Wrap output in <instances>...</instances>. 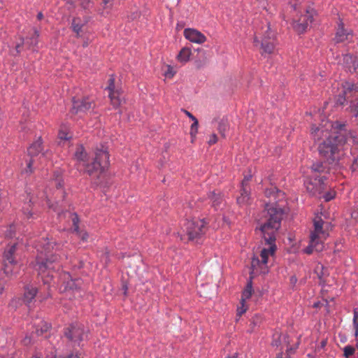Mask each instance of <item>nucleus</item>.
Masks as SVG:
<instances>
[{"label":"nucleus","instance_id":"obj_1","mask_svg":"<svg viewBox=\"0 0 358 358\" xmlns=\"http://www.w3.org/2000/svg\"><path fill=\"white\" fill-rule=\"evenodd\" d=\"M38 255L36 259L35 268L38 271L45 286L44 289L48 291L47 295L42 299L50 296V287L55 284V275H58L57 283L59 285L61 292L66 293L71 299L76 294L80 296V288L82 280L79 278H73L68 272L57 273L60 267V255L59 246L55 243L50 241L48 238H43L36 245Z\"/></svg>","mask_w":358,"mask_h":358},{"label":"nucleus","instance_id":"obj_2","mask_svg":"<svg viewBox=\"0 0 358 358\" xmlns=\"http://www.w3.org/2000/svg\"><path fill=\"white\" fill-rule=\"evenodd\" d=\"M265 196L269 202L275 205L266 203L263 212V220L259 227L263 238L267 248H263L259 256H254L251 261V275L266 274L268 272L270 257L275 255L277 247L275 245L276 234L281 225L283 210L278 206L277 203L282 196L283 193L275 187H271L265 191Z\"/></svg>","mask_w":358,"mask_h":358},{"label":"nucleus","instance_id":"obj_3","mask_svg":"<svg viewBox=\"0 0 358 358\" xmlns=\"http://www.w3.org/2000/svg\"><path fill=\"white\" fill-rule=\"evenodd\" d=\"M344 124L338 122L322 121L320 127L313 125L311 128L312 137L319 143L320 155L331 165H339L343 155L342 139L337 135L338 131L342 130Z\"/></svg>","mask_w":358,"mask_h":358},{"label":"nucleus","instance_id":"obj_4","mask_svg":"<svg viewBox=\"0 0 358 358\" xmlns=\"http://www.w3.org/2000/svg\"><path fill=\"white\" fill-rule=\"evenodd\" d=\"M329 171L322 162L313 163L312 166L303 171L304 184L306 189L312 194H320L324 189L326 174Z\"/></svg>","mask_w":358,"mask_h":358},{"label":"nucleus","instance_id":"obj_5","mask_svg":"<svg viewBox=\"0 0 358 358\" xmlns=\"http://www.w3.org/2000/svg\"><path fill=\"white\" fill-rule=\"evenodd\" d=\"M324 221L320 217L313 220L314 230L310 235V245L305 249L306 254H311L313 250L320 252L323 250V242L328 236L327 232L323 229Z\"/></svg>","mask_w":358,"mask_h":358},{"label":"nucleus","instance_id":"obj_6","mask_svg":"<svg viewBox=\"0 0 358 358\" xmlns=\"http://www.w3.org/2000/svg\"><path fill=\"white\" fill-rule=\"evenodd\" d=\"M109 165V154L106 148L97 150L95 153V158L91 163L85 162V171L90 175L99 174L102 173Z\"/></svg>","mask_w":358,"mask_h":358},{"label":"nucleus","instance_id":"obj_7","mask_svg":"<svg viewBox=\"0 0 358 358\" xmlns=\"http://www.w3.org/2000/svg\"><path fill=\"white\" fill-rule=\"evenodd\" d=\"M255 46H259L261 54L270 55L273 52L275 47V34L271 30L269 24L263 27L262 35L256 36L254 39Z\"/></svg>","mask_w":358,"mask_h":358},{"label":"nucleus","instance_id":"obj_8","mask_svg":"<svg viewBox=\"0 0 358 358\" xmlns=\"http://www.w3.org/2000/svg\"><path fill=\"white\" fill-rule=\"evenodd\" d=\"M42 151V142L41 138L34 142L28 148L29 159H26V167L22 169V172L27 174H31L34 172L33 165L36 162V157L40 155L39 159L41 157H47L48 152H41Z\"/></svg>","mask_w":358,"mask_h":358},{"label":"nucleus","instance_id":"obj_9","mask_svg":"<svg viewBox=\"0 0 358 358\" xmlns=\"http://www.w3.org/2000/svg\"><path fill=\"white\" fill-rule=\"evenodd\" d=\"M185 226L188 239L196 243L206 232V222L202 220L187 221Z\"/></svg>","mask_w":358,"mask_h":358},{"label":"nucleus","instance_id":"obj_10","mask_svg":"<svg viewBox=\"0 0 358 358\" xmlns=\"http://www.w3.org/2000/svg\"><path fill=\"white\" fill-rule=\"evenodd\" d=\"M351 96H358V84H354L348 81L342 83L341 92L338 95L336 104L337 106H343L347 98L348 99Z\"/></svg>","mask_w":358,"mask_h":358},{"label":"nucleus","instance_id":"obj_11","mask_svg":"<svg viewBox=\"0 0 358 358\" xmlns=\"http://www.w3.org/2000/svg\"><path fill=\"white\" fill-rule=\"evenodd\" d=\"M94 106V101L89 97L78 99H73L71 113L73 115H77L79 113H85L92 109Z\"/></svg>","mask_w":358,"mask_h":358},{"label":"nucleus","instance_id":"obj_12","mask_svg":"<svg viewBox=\"0 0 358 358\" xmlns=\"http://www.w3.org/2000/svg\"><path fill=\"white\" fill-rule=\"evenodd\" d=\"M17 248V244L13 243L8 245L7 249L4 252L3 258L5 261L4 264V272L6 274L12 273V269L10 268L9 265L13 266L17 263L16 261V251Z\"/></svg>","mask_w":358,"mask_h":358},{"label":"nucleus","instance_id":"obj_13","mask_svg":"<svg viewBox=\"0 0 358 358\" xmlns=\"http://www.w3.org/2000/svg\"><path fill=\"white\" fill-rule=\"evenodd\" d=\"M313 13L306 10V14L301 15L297 20H294L292 26L294 29L299 34L303 33L308 29L309 24L313 22Z\"/></svg>","mask_w":358,"mask_h":358},{"label":"nucleus","instance_id":"obj_14","mask_svg":"<svg viewBox=\"0 0 358 358\" xmlns=\"http://www.w3.org/2000/svg\"><path fill=\"white\" fill-rule=\"evenodd\" d=\"M64 334L71 341L79 344L83 338L84 330L78 324H72L65 329Z\"/></svg>","mask_w":358,"mask_h":358},{"label":"nucleus","instance_id":"obj_15","mask_svg":"<svg viewBox=\"0 0 358 358\" xmlns=\"http://www.w3.org/2000/svg\"><path fill=\"white\" fill-rule=\"evenodd\" d=\"M108 85L106 90L108 91V96L110 99L111 104L115 108H117L122 102V99L120 97V92L118 90H115V78L113 76H110L108 79Z\"/></svg>","mask_w":358,"mask_h":358},{"label":"nucleus","instance_id":"obj_16","mask_svg":"<svg viewBox=\"0 0 358 358\" xmlns=\"http://www.w3.org/2000/svg\"><path fill=\"white\" fill-rule=\"evenodd\" d=\"M346 143L351 145V154L354 157L351 169L352 171H355L358 167V138L352 134H350L347 137Z\"/></svg>","mask_w":358,"mask_h":358},{"label":"nucleus","instance_id":"obj_17","mask_svg":"<svg viewBox=\"0 0 358 358\" xmlns=\"http://www.w3.org/2000/svg\"><path fill=\"white\" fill-rule=\"evenodd\" d=\"M184 36L188 41L198 44L203 43L206 41V37L195 29H185L184 30Z\"/></svg>","mask_w":358,"mask_h":358},{"label":"nucleus","instance_id":"obj_18","mask_svg":"<svg viewBox=\"0 0 358 358\" xmlns=\"http://www.w3.org/2000/svg\"><path fill=\"white\" fill-rule=\"evenodd\" d=\"M353 34L350 30L345 29L343 23L338 24L336 36L334 38L335 43L351 42L352 41Z\"/></svg>","mask_w":358,"mask_h":358},{"label":"nucleus","instance_id":"obj_19","mask_svg":"<svg viewBox=\"0 0 358 358\" xmlns=\"http://www.w3.org/2000/svg\"><path fill=\"white\" fill-rule=\"evenodd\" d=\"M62 216H64V217L69 216L72 221L73 226V231L79 236V237L83 241H85L87 240L88 236H89L88 234L85 231H80V229H79V226H78L79 219H78V215L76 213H72L70 212H66L62 214L59 213V217H62Z\"/></svg>","mask_w":358,"mask_h":358},{"label":"nucleus","instance_id":"obj_20","mask_svg":"<svg viewBox=\"0 0 358 358\" xmlns=\"http://www.w3.org/2000/svg\"><path fill=\"white\" fill-rule=\"evenodd\" d=\"M343 65L351 73H358V59L349 54L343 56Z\"/></svg>","mask_w":358,"mask_h":358},{"label":"nucleus","instance_id":"obj_21","mask_svg":"<svg viewBox=\"0 0 358 358\" xmlns=\"http://www.w3.org/2000/svg\"><path fill=\"white\" fill-rule=\"evenodd\" d=\"M90 17H85L83 20L77 17L72 20L71 27L78 37L80 36L83 31V27L89 22Z\"/></svg>","mask_w":358,"mask_h":358},{"label":"nucleus","instance_id":"obj_22","mask_svg":"<svg viewBox=\"0 0 358 358\" xmlns=\"http://www.w3.org/2000/svg\"><path fill=\"white\" fill-rule=\"evenodd\" d=\"M74 159L78 162L80 166L85 165V162L87 161V154L82 145L77 146L74 153Z\"/></svg>","mask_w":358,"mask_h":358},{"label":"nucleus","instance_id":"obj_23","mask_svg":"<svg viewBox=\"0 0 358 358\" xmlns=\"http://www.w3.org/2000/svg\"><path fill=\"white\" fill-rule=\"evenodd\" d=\"M38 289L36 287L29 285L25 288L24 294V301L26 304L29 305L32 301L35 299Z\"/></svg>","mask_w":358,"mask_h":358},{"label":"nucleus","instance_id":"obj_24","mask_svg":"<svg viewBox=\"0 0 358 358\" xmlns=\"http://www.w3.org/2000/svg\"><path fill=\"white\" fill-rule=\"evenodd\" d=\"M250 187H242L241 188V195L237 197V203L239 205H245L250 200Z\"/></svg>","mask_w":358,"mask_h":358},{"label":"nucleus","instance_id":"obj_25","mask_svg":"<svg viewBox=\"0 0 358 358\" xmlns=\"http://www.w3.org/2000/svg\"><path fill=\"white\" fill-rule=\"evenodd\" d=\"M208 198L210 199V202L212 203V206L215 208L219 207L223 201L222 196L221 195L220 192H210L208 194Z\"/></svg>","mask_w":358,"mask_h":358},{"label":"nucleus","instance_id":"obj_26","mask_svg":"<svg viewBox=\"0 0 358 358\" xmlns=\"http://www.w3.org/2000/svg\"><path fill=\"white\" fill-rule=\"evenodd\" d=\"M192 51L188 48H183L177 56L178 60L181 63H186L189 60Z\"/></svg>","mask_w":358,"mask_h":358},{"label":"nucleus","instance_id":"obj_27","mask_svg":"<svg viewBox=\"0 0 358 358\" xmlns=\"http://www.w3.org/2000/svg\"><path fill=\"white\" fill-rule=\"evenodd\" d=\"M39 36V34L36 30H34L32 36L30 38H27L25 41V44L29 47H34L38 43V38Z\"/></svg>","mask_w":358,"mask_h":358},{"label":"nucleus","instance_id":"obj_28","mask_svg":"<svg viewBox=\"0 0 358 358\" xmlns=\"http://www.w3.org/2000/svg\"><path fill=\"white\" fill-rule=\"evenodd\" d=\"M252 294V282L250 281L242 294L241 301H245V300L250 298Z\"/></svg>","mask_w":358,"mask_h":358},{"label":"nucleus","instance_id":"obj_29","mask_svg":"<svg viewBox=\"0 0 358 358\" xmlns=\"http://www.w3.org/2000/svg\"><path fill=\"white\" fill-rule=\"evenodd\" d=\"M229 125L228 122L224 120L219 122L218 131L223 136L225 137V133L228 131Z\"/></svg>","mask_w":358,"mask_h":358},{"label":"nucleus","instance_id":"obj_30","mask_svg":"<svg viewBox=\"0 0 358 358\" xmlns=\"http://www.w3.org/2000/svg\"><path fill=\"white\" fill-rule=\"evenodd\" d=\"M193 122H194L191 125L190 132H189L190 135L192 136V142L194 141V139L196 137V135L197 131H198V127H199V122H198L197 120H195V121H193Z\"/></svg>","mask_w":358,"mask_h":358},{"label":"nucleus","instance_id":"obj_31","mask_svg":"<svg viewBox=\"0 0 358 358\" xmlns=\"http://www.w3.org/2000/svg\"><path fill=\"white\" fill-rule=\"evenodd\" d=\"M6 230H3L4 235L6 238H12L15 235V226L10 224L8 227H5Z\"/></svg>","mask_w":358,"mask_h":358},{"label":"nucleus","instance_id":"obj_32","mask_svg":"<svg viewBox=\"0 0 358 358\" xmlns=\"http://www.w3.org/2000/svg\"><path fill=\"white\" fill-rule=\"evenodd\" d=\"M52 182H54L55 185L57 187V190L59 191V193L64 194V192L61 189L63 185V180L59 176V175H57V177L54 179V181ZM62 196L64 197V195H62Z\"/></svg>","mask_w":358,"mask_h":358},{"label":"nucleus","instance_id":"obj_33","mask_svg":"<svg viewBox=\"0 0 358 358\" xmlns=\"http://www.w3.org/2000/svg\"><path fill=\"white\" fill-rule=\"evenodd\" d=\"M79 5L84 10H90L93 6V3L91 0H80Z\"/></svg>","mask_w":358,"mask_h":358},{"label":"nucleus","instance_id":"obj_34","mask_svg":"<svg viewBox=\"0 0 358 358\" xmlns=\"http://www.w3.org/2000/svg\"><path fill=\"white\" fill-rule=\"evenodd\" d=\"M301 3L302 0H290L289 4L294 11H298L301 8Z\"/></svg>","mask_w":358,"mask_h":358},{"label":"nucleus","instance_id":"obj_35","mask_svg":"<svg viewBox=\"0 0 358 358\" xmlns=\"http://www.w3.org/2000/svg\"><path fill=\"white\" fill-rule=\"evenodd\" d=\"M167 69L164 72V75L166 78H171L174 76V75L176 73V71L174 70V69L170 66H166Z\"/></svg>","mask_w":358,"mask_h":358},{"label":"nucleus","instance_id":"obj_36","mask_svg":"<svg viewBox=\"0 0 358 358\" xmlns=\"http://www.w3.org/2000/svg\"><path fill=\"white\" fill-rule=\"evenodd\" d=\"M355 348L351 345H347L344 348V356L345 357H349L355 353Z\"/></svg>","mask_w":358,"mask_h":358},{"label":"nucleus","instance_id":"obj_37","mask_svg":"<svg viewBox=\"0 0 358 358\" xmlns=\"http://www.w3.org/2000/svg\"><path fill=\"white\" fill-rule=\"evenodd\" d=\"M58 136L61 140H68L71 137L69 136V133L66 129H63L62 128L59 130Z\"/></svg>","mask_w":358,"mask_h":358},{"label":"nucleus","instance_id":"obj_38","mask_svg":"<svg viewBox=\"0 0 358 358\" xmlns=\"http://www.w3.org/2000/svg\"><path fill=\"white\" fill-rule=\"evenodd\" d=\"M252 179V175L251 174H248V175H246L245 176L242 182H241V186L242 187H249V182Z\"/></svg>","mask_w":358,"mask_h":358},{"label":"nucleus","instance_id":"obj_39","mask_svg":"<svg viewBox=\"0 0 358 358\" xmlns=\"http://www.w3.org/2000/svg\"><path fill=\"white\" fill-rule=\"evenodd\" d=\"M50 327V326L48 324L44 323V324L43 325V327H41L40 330L39 329H36V334L38 336H41L44 332H46L49 329Z\"/></svg>","mask_w":358,"mask_h":358},{"label":"nucleus","instance_id":"obj_40","mask_svg":"<svg viewBox=\"0 0 358 358\" xmlns=\"http://www.w3.org/2000/svg\"><path fill=\"white\" fill-rule=\"evenodd\" d=\"M245 301H241V306L237 308V315L241 317L247 310V307L245 306Z\"/></svg>","mask_w":358,"mask_h":358},{"label":"nucleus","instance_id":"obj_41","mask_svg":"<svg viewBox=\"0 0 358 358\" xmlns=\"http://www.w3.org/2000/svg\"><path fill=\"white\" fill-rule=\"evenodd\" d=\"M103 8L105 10H110L113 6V0H103Z\"/></svg>","mask_w":358,"mask_h":358},{"label":"nucleus","instance_id":"obj_42","mask_svg":"<svg viewBox=\"0 0 358 358\" xmlns=\"http://www.w3.org/2000/svg\"><path fill=\"white\" fill-rule=\"evenodd\" d=\"M353 324L355 329V336H358V318H357V312H355L354 318H353Z\"/></svg>","mask_w":358,"mask_h":358},{"label":"nucleus","instance_id":"obj_43","mask_svg":"<svg viewBox=\"0 0 358 358\" xmlns=\"http://www.w3.org/2000/svg\"><path fill=\"white\" fill-rule=\"evenodd\" d=\"M350 111L354 113L355 116H358V102L351 103Z\"/></svg>","mask_w":358,"mask_h":358},{"label":"nucleus","instance_id":"obj_44","mask_svg":"<svg viewBox=\"0 0 358 358\" xmlns=\"http://www.w3.org/2000/svg\"><path fill=\"white\" fill-rule=\"evenodd\" d=\"M217 141V135L215 134H213L210 135V138H209L208 143V144L210 145H212L216 143Z\"/></svg>","mask_w":358,"mask_h":358},{"label":"nucleus","instance_id":"obj_45","mask_svg":"<svg viewBox=\"0 0 358 358\" xmlns=\"http://www.w3.org/2000/svg\"><path fill=\"white\" fill-rule=\"evenodd\" d=\"M335 197L334 192H327L324 195V199L326 201H329Z\"/></svg>","mask_w":358,"mask_h":358},{"label":"nucleus","instance_id":"obj_46","mask_svg":"<svg viewBox=\"0 0 358 358\" xmlns=\"http://www.w3.org/2000/svg\"><path fill=\"white\" fill-rule=\"evenodd\" d=\"M23 213L27 215V218L31 217V213H30V210L28 208H26L25 207H23Z\"/></svg>","mask_w":358,"mask_h":358},{"label":"nucleus","instance_id":"obj_47","mask_svg":"<svg viewBox=\"0 0 358 358\" xmlns=\"http://www.w3.org/2000/svg\"><path fill=\"white\" fill-rule=\"evenodd\" d=\"M185 113L186 115H187L192 120L195 121V120H197L191 113L189 111L184 110Z\"/></svg>","mask_w":358,"mask_h":358},{"label":"nucleus","instance_id":"obj_48","mask_svg":"<svg viewBox=\"0 0 358 358\" xmlns=\"http://www.w3.org/2000/svg\"><path fill=\"white\" fill-rule=\"evenodd\" d=\"M275 358H289L288 354H284L283 352H280L277 355Z\"/></svg>","mask_w":358,"mask_h":358},{"label":"nucleus","instance_id":"obj_49","mask_svg":"<svg viewBox=\"0 0 358 358\" xmlns=\"http://www.w3.org/2000/svg\"><path fill=\"white\" fill-rule=\"evenodd\" d=\"M3 289H4V281L0 280V294H1Z\"/></svg>","mask_w":358,"mask_h":358},{"label":"nucleus","instance_id":"obj_50","mask_svg":"<svg viewBox=\"0 0 358 358\" xmlns=\"http://www.w3.org/2000/svg\"><path fill=\"white\" fill-rule=\"evenodd\" d=\"M43 17H44L43 14L41 12H39V13H38V15H37V19H38V20H43Z\"/></svg>","mask_w":358,"mask_h":358},{"label":"nucleus","instance_id":"obj_51","mask_svg":"<svg viewBox=\"0 0 358 358\" xmlns=\"http://www.w3.org/2000/svg\"><path fill=\"white\" fill-rule=\"evenodd\" d=\"M20 48H21V45L20 44L17 45L16 47H15L16 51L17 52H20V50H21Z\"/></svg>","mask_w":358,"mask_h":358},{"label":"nucleus","instance_id":"obj_52","mask_svg":"<svg viewBox=\"0 0 358 358\" xmlns=\"http://www.w3.org/2000/svg\"><path fill=\"white\" fill-rule=\"evenodd\" d=\"M278 344H279L278 341H275V338H274L273 342H272V345H274V346H278Z\"/></svg>","mask_w":358,"mask_h":358},{"label":"nucleus","instance_id":"obj_53","mask_svg":"<svg viewBox=\"0 0 358 358\" xmlns=\"http://www.w3.org/2000/svg\"><path fill=\"white\" fill-rule=\"evenodd\" d=\"M139 16V14L138 13H134V16L132 17V19H135Z\"/></svg>","mask_w":358,"mask_h":358},{"label":"nucleus","instance_id":"obj_54","mask_svg":"<svg viewBox=\"0 0 358 358\" xmlns=\"http://www.w3.org/2000/svg\"><path fill=\"white\" fill-rule=\"evenodd\" d=\"M47 203H48V204L49 205V207H50V208H53V205H52V204H50V200H49V199H48Z\"/></svg>","mask_w":358,"mask_h":358},{"label":"nucleus","instance_id":"obj_55","mask_svg":"<svg viewBox=\"0 0 358 358\" xmlns=\"http://www.w3.org/2000/svg\"><path fill=\"white\" fill-rule=\"evenodd\" d=\"M226 358H237V355L236 354H234V355H232L231 357H227Z\"/></svg>","mask_w":358,"mask_h":358},{"label":"nucleus","instance_id":"obj_56","mask_svg":"<svg viewBox=\"0 0 358 358\" xmlns=\"http://www.w3.org/2000/svg\"><path fill=\"white\" fill-rule=\"evenodd\" d=\"M87 45H88L87 43H84L83 46L86 47V46H87Z\"/></svg>","mask_w":358,"mask_h":358},{"label":"nucleus","instance_id":"obj_57","mask_svg":"<svg viewBox=\"0 0 358 358\" xmlns=\"http://www.w3.org/2000/svg\"><path fill=\"white\" fill-rule=\"evenodd\" d=\"M275 336H277V338H279V337H280L278 334H274V338H275Z\"/></svg>","mask_w":358,"mask_h":358},{"label":"nucleus","instance_id":"obj_58","mask_svg":"<svg viewBox=\"0 0 358 358\" xmlns=\"http://www.w3.org/2000/svg\"><path fill=\"white\" fill-rule=\"evenodd\" d=\"M293 278H291V280H292V282H294V280H293Z\"/></svg>","mask_w":358,"mask_h":358},{"label":"nucleus","instance_id":"obj_59","mask_svg":"<svg viewBox=\"0 0 358 358\" xmlns=\"http://www.w3.org/2000/svg\"><path fill=\"white\" fill-rule=\"evenodd\" d=\"M293 278H291V280H292V282H294V280H293Z\"/></svg>","mask_w":358,"mask_h":358},{"label":"nucleus","instance_id":"obj_60","mask_svg":"<svg viewBox=\"0 0 358 358\" xmlns=\"http://www.w3.org/2000/svg\"><path fill=\"white\" fill-rule=\"evenodd\" d=\"M357 318H358V313H357Z\"/></svg>","mask_w":358,"mask_h":358}]
</instances>
